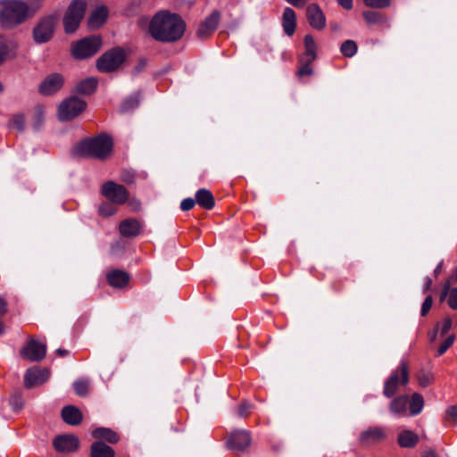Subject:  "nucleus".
<instances>
[{
	"label": "nucleus",
	"mask_w": 457,
	"mask_h": 457,
	"mask_svg": "<svg viewBox=\"0 0 457 457\" xmlns=\"http://www.w3.org/2000/svg\"><path fill=\"white\" fill-rule=\"evenodd\" d=\"M186 24L180 16L170 12H159L150 21L148 33L157 41L174 42L182 37Z\"/></svg>",
	"instance_id": "nucleus-1"
},
{
	"label": "nucleus",
	"mask_w": 457,
	"mask_h": 457,
	"mask_svg": "<svg viewBox=\"0 0 457 457\" xmlns=\"http://www.w3.org/2000/svg\"><path fill=\"white\" fill-rule=\"evenodd\" d=\"M43 0H0V25L13 29L32 17L39 9Z\"/></svg>",
	"instance_id": "nucleus-2"
},
{
	"label": "nucleus",
	"mask_w": 457,
	"mask_h": 457,
	"mask_svg": "<svg viewBox=\"0 0 457 457\" xmlns=\"http://www.w3.org/2000/svg\"><path fill=\"white\" fill-rule=\"evenodd\" d=\"M112 147L113 143L112 138L105 134H102L96 137L81 141L76 146L74 154L105 160L112 154Z\"/></svg>",
	"instance_id": "nucleus-3"
},
{
	"label": "nucleus",
	"mask_w": 457,
	"mask_h": 457,
	"mask_svg": "<svg viewBox=\"0 0 457 457\" xmlns=\"http://www.w3.org/2000/svg\"><path fill=\"white\" fill-rule=\"evenodd\" d=\"M409 382V369L404 361H402L388 378L386 380L383 394L386 397H392L401 386H405Z\"/></svg>",
	"instance_id": "nucleus-4"
},
{
	"label": "nucleus",
	"mask_w": 457,
	"mask_h": 457,
	"mask_svg": "<svg viewBox=\"0 0 457 457\" xmlns=\"http://www.w3.org/2000/svg\"><path fill=\"white\" fill-rule=\"evenodd\" d=\"M102 40L100 37L92 36L85 37L72 46V55L76 59H87L96 54L101 48Z\"/></svg>",
	"instance_id": "nucleus-5"
},
{
	"label": "nucleus",
	"mask_w": 457,
	"mask_h": 457,
	"mask_svg": "<svg viewBox=\"0 0 457 457\" xmlns=\"http://www.w3.org/2000/svg\"><path fill=\"white\" fill-rule=\"evenodd\" d=\"M124 61V51L120 48H114L104 53L98 58L96 67L101 72H111L119 68Z\"/></svg>",
	"instance_id": "nucleus-6"
},
{
	"label": "nucleus",
	"mask_w": 457,
	"mask_h": 457,
	"mask_svg": "<svg viewBox=\"0 0 457 457\" xmlns=\"http://www.w3.org/2000/svg\"><path fill=\"white\" fill-rule=\"evenodd\" d=\"M86 106V102L78 97L64 99L58 107V118L61 120H71L79 116Z\"/></svg>",
	"instance_id": "nucleus-7"
},
{
	"label": "nucleus",
	"mask_w": 457,
	"mask_h": 457,
	"mask_svg": "<svg viewBox=\"0 0 457 457\" xmlns=\"http://www.w3.org/2000/svg\"><path fill=\"white\" fill-rule=\"evenodd\" d=\"M56 24V19L54 16H48L42 19L33 29V38L37 44H43L49 41L54 34Z\"/></svg>",
	"instance_id": "nucleus-8"
},
{
	"label": "nucleus",
	"mask_w": 457,
	"mask_h": 457,
	"mask_svg": "<svg viewBox=\"0 0 457 457\" xmlns=\"http://www.w3.org/2000/svg\"><path fill=\"white\" fill-rule=\"evenodd\" d=\"M46 345L39 343L35 339L29 340L20 352L21 357L22 359L35 362L43 360L46 356Z\"/></svg>",
	"instance_id": "nucleus-9"
},
{
	"label": "nucleus",
	"mask_w": 457,
	"mask_h": 457,
	"mask_svg": "<svg viewBox=\"0 0 457 457\" xmlns=\"http://www.w3.org/2000/svg\"><path fill=\"white\" fill-rule=\"evenodd\" d=\"M64 85V77L61 73H51L40 83L38 92L43 96H52L61 90Z\"/></svg>",
	"instance_id": "nucleus-10"
},
{
	"label": "nucleus",
	"mask_w": 457,
	"mask_h": 457,
	"mask_svg": "<svg viewBox=\"0 0 457 457\" xmlns=\"http://www.w3.org/2000/svg\"><path fill=\"white\" fill-rule=\"evenodd\" d=\"M102 194L116 204H121L128 199V192L126 188L112 181H108L103 185Z\"/></svg>",
	"instance_id": "nucleus-11"
},
{
	"label": "nucleus",
	"mask_w": 457,
	"mask_h": 457,
	"mask_svg": "<svg viewBox=\"0 0 457 457\" xmlns=\"http://www.w3.org/2000/svg\"><path fill=\"white\" fill-rule=\"evenodd\" d=\"M251 445V436L248 431L236 430L231 433L228 445L235 452L240 453L248 448Z\"/></svg>",
	"instance_id": "nucleus-12"
},
{
	"label": "nucleus",
	"mask_w": 457,
	"mask_h": 457,
	"mask_svg": "<svg viewBox=\"0 0 457 457\" xmlns=\"http://www.w3.org/2000/svg\"><path fill=\"white\" fill-rule=\"evenodd\" d=\"M79 445V438L74 435H63L55 437L54 446L56 451L61 453L75 452Z\"/></svg>",
	"instance_id": "nucleus-13"
},
{
	"label": "nucleus",
	"mask_w": 457,
	"mask_h": 457,
	"mask_svg": "<svg viewBox=\"0 0 457 457\" xmlns=\"http://www.w3.org/2000/svg\"><path fill=\"white\" fill-rule=\"evenodd\" d=\"M48 378V370L35 367L27 370L24 376V383L26 386L31 387L45 383Z\"/></svg>",
	"instance_id": "nucleus-14"
},
{
	"label": "nucleus",
	"mask_w": 457,
	"mask_h": 457,
	"mask_svg": "<svg viewBox=\"0 0 457 457\" xmlns=\"http://www.w3.org/2000/svg\"><path fill=\"white\" fill-rule=\"evenodd\" d=\"M307 20L310 25L318 30H321L326 26V17L321 9L315 4H312L306 10Z\"/></svg>",
	"instance_id": "nucleus-15"
},
{
	"label": "nucleus",
	"mask_w": 457,
	"mask_h": 457,
	"mask_svg": "<svg viewBox=\"0 0 457 457\" xmlns=\"http://www.w3.org/2000/svg\"><path fill=\"white\" fill-rule=\"evenodd\" d=\"M220 12L213 11L199 26L197 30L198 37L204 38L212 34L217 29L220 22Z\"/></svg>",
	"instance_id": "nucleus-16"
},
{
	"label": "nucleus",
	"mask_w": 457,
	"mask_h": 457,
	"mask_svg": "<svg viewBox=\"0 0 457 457\" xmlns=\"http://www.w3.org/2000/svg\"><path fill=\"white\" fill-rule=\"evenodd\" d=\"M408 404H409V396L408 395H400L398 397L394 398L390 404L389 410L391 413L397 417H404L408 415Z\"/></svg>",
	"instance_id": "nucleus-17"
},
{
	"label": "nucleus",
	"mask_w": 457,
	"mask_h": 457,
	"mask_svg": "<svg viewBox=\"0 0 457 457\" xmlns=\"http://www.w3.org/2000/svg\"><path fill=\"white\" fill-rule=\"evenodd\" d=\"M119 230L121 236L125 237H133L140 234L141 225L137 220L127 219L120 223Z\"/></svg>",
	"instance_id": "nucleus-18"
},
{
	"label": "nucleus",
	"mask_w": 457,
	"mask_h": 457,
	"mask_svg": "<svg viewBox=\"0 0 457 457\" xmlns=\"http://www.w3.org/2000/svg\"><path fill=\"white\" fill-rule=\"evenodd\" d=\"M386 437V432L384 428L373 427L365 430L361 436V440L364 444H371L379 442Z\"/></svg>",
	"instance_id": "nucleus-19"
},
{
	"label": "nucleus",
	"mask_w": 457,
	"mask_h": 457,
	"mask_svg": "<svg viewBox=\"0 0 457 457\" xmlns=\"http://www.w3.org/2000/svg\"><path fill=\"white\" fill-rule=\"evenodd\" d=\"M62 417L63 420L72 426L79 425L82 421V413L75 406L68 405L62 410Z\"/></svg>",
	"instance_id": "nucleus-20"
},
{
	"label": "nucleus",
	"mask_w": 457,
	"mask_h": 457,
	"mask_svg": "<svg viewBox=\"0 0 457 457\" xmlns=\"http://www.w3.org/2000/svg\"><path fill=\"white\" fill-rule=\"evenodd\" d=\"M282 25L284 31L287 36L290 37L295 33L296 28V17L293 9L287 7L284 10Z\"/></svg>",
	"instance_id": "nucleus-21"
},
{
	"label": "nucleus",
	"mask_w": 457,
	"mask_h": 457,
	"mask_svg": "<svg viewBox=\"0 0 457 457\" xmlns=\"http://www.w3.org/2000/svg\"><path fill=\"white\" fill-rule=\"evenodd\" d=\"M195 202L203 208L211 210L214 207L215 202L211 191L202 188L195 193Z\"/></svg>",
	"instance_id": "nucleus-22"
},
{
	"label": "nucleus",
	"mask_w": 457,
	"mask_h": 457,
	"mask_svg": "<svg viewBox=\"0 0 457 457\" xmlns=\"http://www.w3.org/2000/svg\"><path fill=\"white\" fill-rule=\"evenodd\" d=\"M107 280L113 287H122L128 284L129 277L125 271L115 270L107 274Z\"/></svg>",
	"instance_id": "nucleus-23"
},
{
	"label": "nucleus",
	"mask_w": 457,
	"mask_h": 457,
	"mask_svg": "<svg viewBox=\"0 0 457 457\" xmlns=\"http://www.w3.org/2000/svg\"><path fill=\"white\" fill-rule=\"evenodd\" d=\"M16 49L17 44L14 41L6 40L0 36V64L8 57L13 56Z\"/></svg>",
	"instance_id": "nucleus-24"
},
{
	"label": "nucleus",
	"mask_w": 457,
	"mask_h": 457,
	"mask_svg": "<svg viewBox=\"0 0 457 457\" xmlns=\"http://www.w3.org/2000/svg\"><path fill=\"white\" fill-rule=\"evenodd\" d=\"M419 441V436L411 430H403L398 435L397 442L401 447H414Z\"/></svg>",
	"instance_id": "nucleus-25"
},
{
	"label": "nucleus",
	"mask_w": 457,
	"mask_h": 457,
	"mask_svg": "<svg viewBox=\"0 0 457 457\" xmlns=\"http://www.w3.org/2000/svg\"><path fill=\"white\" fill-rule=\"evenodd\" d=\"M108 16L107 8L101 6L96 8L90 15L88 20V26L92 29L99 28L102 26Z\"/></svg>",
	"instance_id": "nucleus-26"
},
{
	"label": "nucleus",
	"mask_w": 457,
	"mask_h": 457,
	"mask_svg": "<svg viewBox=\"0 0 457 457\" xmlns=\"http://www.w3.org/2000/svg\"><path fill=\"white\" fill-rule=\"evenodd\" d=\"M91 457H114V451L112 447L102 442H96L91 445Z\"/></svg>",
	"instance_id": "nucleus-27"
},
{
	"label": "nucleus",
	"mask_w": 457,
	"mask_h": 457,
	"mask_svg": "<svg viewBox=\"0 0 457 457\" xmlns=\"http://www.w3.org/2000/svg\"><path fill=\"white\" fill-rule=\"evenodd\" d=\"M304 46L305 54L304 57L301 60V62H312L316 58L317 46L314 38L311 35H306L304 37Z\"/></svg>",
	"instance_id": "nucleus-28"
},
{
	"label": "nucleus",
	"mask_w": 457,
	"mask_h": 457,
	"mask_svg": "<svg viewBox=\"0 0 457 457\" xmlns=\"http://www.w3.org/2000/svg\"><path fill=\"white\" fill-rule=\"evenodd\" d=\"M92 436L97 439H104L109 443L114 444L119 441L118 435L110 428H97L92 431Z\"/></svg>",
	"instance_id": "nucleus-29"
},
{
	"label": "nucleus",
	"mask_w": 457,
	"mask_h": 457,
	"mask_svg": "<svg viewBox=\"0 0 457 457\" xmlns=\"http://www.w3.org/2000/svg\"><path fill=\"white\" fill-rule=\"evenodd\" d=\"M86 7L87 3L85 0H73L67 11L81 21L86 12Z\"/></svg>",
	"instance_id": "nucleus-30"
},
{
	"label": "nucleus",
	"mask_w": 457,
	"mask_h": 457,
	"mask_svg": "<svg viewBox=\"0 0 457 457\" xmlns=\"http://www.w3.org/2000/svg\"><path fill=\"white\" fill-rule=\"evenodd\" d=\"M410 415L415 416L421 412L424 407L423 396L419 393H414L411 398H409Z\"/></svg>",
	"instance_id": "nucleus-31"
},
{
	"label": "nucleus",
	"mask_w": 457,
	"mask_h": 457,
	"mask_svg": "<svg viewBox=\"0 0 457 457\" xmlns=\"http://www.w3.org/2000/svg\"><path fill=\"white\" fill-rule=\"evenodd\" d=\"M97 81L94 78H87L81 80L76 87L79 93L91 95L96 88Z\"/></svg>",
	"instance_id": "nucleus-32"
},
{
	"label": "nucleus",
	"mask_w": 457,
	"mask_h": 457,
	"mask_svg": "<svg viewBox=\"0 0 457 457\" xmlns=\"http://www.w3.org/2000/svg\"><path fill=\"white\" fill-rule=\"evenodd\" d=\"M449 294L448 304L452 309H457V287L450 290V281H447L443 287L441 298H445Z\"/></svg>",
	"instance_id": "nucleus-33"
},
{
	"label": "nucleus",
	"mask_w": 457,
	"mask_h": 457,
	"mask_svg": "<svg viewBox=\"0 0 457 457\" xmlns=\"http://www.w3.org/2000/svg\"><path fill=\"white\" fill-rule=\"evenodd\" d=\"M362 15L369 25H379L387 21L385 16L377 12L365 11Z\"/></svg>",
	"instance_id": "nucleus-34"
},
{
	"label": "nucleus",
	"mask_w": 457,
	"mask_h": 457,
	"mask_svg": "<svg viewBox=\"0 0 457 457\" xmlns=\"http://www.w3.org/2000/svg\"><path fill=\"white\" fill-rule=\"evenodd\" d=\"M358 46L355 41L348 39L342 43L340 52L345 57L351 58L357 53Z\"/></svg>",
	"instance_id": "nucleus-35"
},
{
	"label": "nucleus",
	"mask_w": 457,
	"mask_h": 457,
	"mask_svg": "<svg viewBox=\"0 0 457 457\" xmlns=\"http://www.w3.org/2000/svg\"><path fill=\"white\" fill-rule=\"evenodd\" d=\"M80 21L75 18L68 11L63 19L64 29L66 33L74 32L79 26Z\"/></svg>",
	"instance_id": "nucleus-36"
},
{
	"label": "nucleus",
	"mask_w": 457,
	"mask_h": 457,
	"mask_svg": "<svg viewBox=\"0 0 457 457\" xmlns=\"http://www.w3.org/2000/svg\"><path fill=\"white\" fill-rule=\"evenodd\" d=\"M417 379L421 387H427L433 382L434 375L429 370H420L417 373Z\"/></svg>",
	"instance_id": "nucleus-37"
},
{
	"label": "nucleus",
	"mask_w": 457,
	"mask_h": 457,
	"mask_svg": "<svg viewBox=\"0 0 457 457\" xmlns=\"http://www.w3.org/2000/svg\"><path fill=\"white\" fill-rule=\"evenodd\" d=\"M89 382L85 379L76 380L73 383V388L79 396H85L88 393Z\"/></svg>",
	"instance_id": "nucleus-38"
},
{
	"label": "nucleus",
	"mask_w": 457,
	"mask_h": 457,
	"mask_svg": "<svg viewBox=\"0 0 457 457\" xmlns=\"http://www.w3.org/2000/svg\"><path fill=\"white\" fill-rule=\"evenodd\" d=\"M138 104H139V96L134 95V96L127 98L123 102V104L121 105V110L123 112H129L130 110L135 109Z\"/></svg>",
	"instance_id": "nucleus-39"
},
{
	"label": "nucleus",
	"mask_w": 457,
	"mask_h": 457,
	"mask_svg": "<svg viewBox=\"0 0 457 457\" xmlns=\"http://www.w3.org/2000/svg\"><path fill=\"white\" fill-rule=\"evenodd\" d=\"M363 2L369 7L383 9L388 7L392 0H363Z\"/></svg>",
	"instance_id": "nucleus-40"
},
{
	"label": "nucleus",
	"mask_w": 457,
	"mask_h": 457,
	"mask_svg": "<svg viewBox=\"0 0 457 457\" xmlns=\"http://www.w3.org/2000/svg\"><path fill=\"white\" fill-rule=\"evenodd\" d=\"M455 339L454 335L448 336L445 340L440 345L439 348L437 349L436 355L440 356L444 354L453 344Z\"/></svg>",
	"instance_id": "nucleus-41"
},
{
	"label": "nucleus",
	"mask_w": 457,
	"mask_h": 457,
	"mask_svg": "<svg viewBox=\"0 0 457 457\" xmlns=\"http://www.w3.org/2000/svg\"><path fill=\"white\" fill-rule=\"evenodd\" d=\"M99 212L103 216H111L116 212V209L111 204H103L99 206Z\"/></svg>",
	"instance_id": "nucleus-42"
},
{
	"label": "nucleus",
	"mask_w": 457,
	"mask_h": 457,
	"mask_svg": "<svg viewBox=\"0 0 457 457\" xmlns=\"http://www.w3.org/2000/svg\"><path fill=\"white\" fill-rule=\"evenodd\" d=\"M12 126L18 130H22L25 127V118L21 114L15 115L12 120Z\"/></svg>",
	"instance_id": "nucleus-43"
},
{
	"label": "nucleus",
	"mask_w": 457,
	"mask_h": 457,
	"mask_svg": "<svg viewBox=\"0 0 457 457\" xmlns=\"http://www.w3.org/2000/svg\"><path fill=\"white\" fill-rule=\"evenodd\" d=\"M445 415L448 420L457 422V404L448 407Z\"/></svg>",
	"instance_id": "nucleus-44"
},
{
	"label": "nucleus",
	"mask_w": 457,
	"mask_h": 457,
	"mask_svg": "<svg viewBox=\"0 0 457 457\" xmlns=\"http://www.w3.org/2000/svg\"><path fill=\"white\" fill-rule=\"evenodd\" d=\"M433 299L430 295L427 296L421 306V315L425 316L431 309Z\"/></svg>",
	"instance_id": "nucleus-45"
},
{
	"label": "nucleus",
	"mask_w": 457,
	"mask_h": 457,
	"mask_svg": "<svg viewBox=\"0 0 457 457\" xmlns=\"http://www.w3.org/2000/svg\"><path fill=\"white\" fill-rule=\"evenodd\" d=\"M303 62V65L298 71V75L299 76L311 75L312 73V69L310 65L312 62Z\"/></svg>",
	"instance_id": "nucleus-46"
},
{
	"label": "nucleus",
	"mask_w": 457,
	"mask_h": 457,
	"mask_svg": "<svg viewBox=\"0 0 457 457\" xmlns=\"http://www.w3.org/2000/svg\"><path fill=\"white\" fill-rule=\"evenodd\" d=\"M195 204V201L193 198H186L182 200L180 208L182 211L191 210Z\"/></svg>",
	"instance_id": "nucleus-47"
},
{
	"label": "nucleus",
	"mask_w": 457,
	"mask_h": 457,
	"mask_svg": "<svg viewBox=\"0 0 457 457\" xmlns=\"http://www.w3.org/2000/svg\"><path fill=\"white\" fill-rule=\"evenodd\" d=\"M452 320L450 318L444 319L441 326V335H445L452 328Z\"/></svg>",
	"instance_id": "nucleus-48"
},
{
	"label": "nucleus",
	"mask_w": 457,
	"mask_h": 457,
	"mask_svg": "<svg viewBox=\"0 0 457 457\" xmlns=\"http://www.w3.org/2000/svg\"><path fill=\"white\" fill-rule=\"evenodd\" d=\"M250 404L248 403H242L238 407L239 416H245L249 413Z\"/></svg>",
	"instance_id": "nucleus-49"
},
{
	"label": "nucleus",
	"mask_w": 457,
	"mask_h": 457,
	"mask_svg": "<svg viewBox=\"0 0 457 457\" xmlns=\"http://www.w3.org/2000/svg\"><path fill=\"white\" fill-rule=\"evenodd\" d=\"M288 4L295 7L301 8L308 2V0H286Z\"/></svg>",
	"instance_id": "nucleus-50"
},
{
	"label": "nucleus",
	"mask_w": 457,
	"mask_h": 457,
	"mask_svg": "<svg viewBox=\"0 0 457 457\" xmlns=\"http://www.w3.org/2000/svg\"><path fill=\"white\" fill-rule=\"evenodd\" d=\"M337 3L345 9L351 10L353 8V0H337Z\"/></svg>",
	"instance_id": "nucleus-51"
},
{
	"label": "nucleus",
	"mask_w": 457,
	"mask_h": 457,
	"mask_svg": "<svg viewBox=\"0 0 457 457\" xmlns=\"http://www.w3.org/2000/svg\"><path fill=\"white\" fill-rule=\"evenodd\" d=\"M431 286H432L431 278H425L424 287H423L424 292H428L430 289Z\"/></svg>",
	"instance_id": "nucleus-52"
},
{
	"label": "nucleus",
	"mask_w": 457,
	"mask_h": 457,
	"mask_svg": "<svg viewBox=\"0 0 457 457\" xmlns=\"http://www.w3.org/2000/svg\"><path fill=\"white\" fill-rule=\"evenodd\" d=\"M6 312V303L4 299L0 298V315Z\"/></svg>",
	"instance_id": "nucleus-53"
},
{
	"label": "nucleus",
	"mask_w": 457,
	"mask_h": 457,
	"mask_svg": "<svg viewBox=\"0 0 457 457\" xmlns=\"http://www.w3.org/2000/svg\"><path fill=\"white\" fill-rule=\"evenodd\" d=\"M145 66V62L141 61L138 65L135 68L134 73H139Z\"/></svg>",
	"instance_id": "nucleus-54"
},
{
	"label": "nucleus",
	"mask_w": 457,
	"mask_h": 457,
	"mask_svg": "<svg viewBox=\"0 0 457 457\" xmlns=\"http://www.w3.org/2000/svg\"><path fill=\"white\" fill-rule=\"evenodd\" d=\"M129 204L134 211H137L140 208V203L137 201H131Z\"/></svg>",
	"instance_id": "nucleus-55"
},
{
	"label": "nucleus",
	"mask_w": 457,
	"mask_h": 457,
	"mask_svg": "<svg viewBox=\"0 0 457 457\" xmlns=\"http://www.w3.org/2000/svg\"><path fill=\"white\" fill-rule=\"evenodd\" d=\"M423 457H437V455L434 451H427L424 453Z\"/></svg>",
	"instance_id": "nucleus-56"
},
{
	"label": "nucleus",
	"mask_w": 457,
	"mask_h": 457,
	"mask_svg": "<svg viewBox=\"0 0 457 457\" xmlns=\"http://www.w3.org/2000/svg\"><path fill=\"white\" fill-rule=\"evenodd\" d=\"M441 269H442V263H439L434 270V273L436 276H437L441 272Z\"/></svg>",
	"instance_id": "nucleus-57"
},
{
	"label": "nucleus",
	"mask_w": 457,
	"mask_h": 457,
	"mask_svg": "<svg viewBox=\"0 0 457 457\" xmlns=\"http://www.w3.org/2000/svg\"><path fill=\"white\" fill-rule=\"evenodd\" d=\"M56 352H57L60 355H62V356H64V355H66V354L68 353L67 350H63V349H58Z\"/></svg>",
	"instance_id": "nucleus-58"
},
{
	"label": "nucleus",
	"mask_w": 457,
	"mask_h": 457,
	"mask_svg": "<svg viewBox=\"0 0 457 457\" xmlns=\"http://www.w3.org/2000/svg\"><path fill=\"white\" fill-rule=\"evenodd\" d=\"M451 279L453 281L457 280V269L455 270L454 273L452 275Z\"/></svg>",
	"instance_id": "nucleus-59"
},
{
	"label": "nucleus",
	"mask_w": 457,
	"mask_h": 457,
	"mask_svg": "<svg viewBox=\"0 0 457 457\" xmlns=\"http://www.w3.org/2000/svg\"><path fill=\"white\" fill-rule=\"evenodd\" d=\"M4 332V325L2 323V321H0V334H2Z\"/></svg>",
	"instance_id": "nucleus-60"
},
{
	"label": "nucleus",
	"mask_w": 457,
	"mask_h": 457,
	"mask_svg": "<svg viewBox=\"0 0 457 457\" xmlns=\"http://www.w3.org/2000/svg\"><path fill=\"white\" fill-rule=\"evenodd\" d=\"M436 336V331L434 332V334L432 335V337H431V340H435Z\"/></svg>",
	"instance_id": "nucleus-61"
},
{
	"label": "nucleus",
	"mask_w": 457,
	"mask_h": 457,
	"mask_svg": "<svg viewBox=\"0 0 457 457\" xmlns=\"http://www.w3.org/2000/svg\"><path fill=\"white\" fill-rule=\"evenodd\" d=\"M4 90V87H3V84L0 82V93H2Z\"/></svg>",
	"instance_id": "nucleus-62"
}]
</instances>
